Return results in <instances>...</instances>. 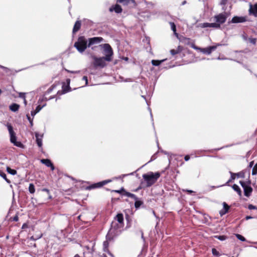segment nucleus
<instances>
[{
  "label": "nucleus",
  "mask_w": 257,
  "mask_h": 257,
  "mask_svg": "<svg viewBox=\"0 0 257 257\" xmlns=\"http://www.w3.org/2000/svg\"><path fill=\"white\" fill-rule=\"evenodd\" d=\"M103 48L104 51L107 53L105 55V59L107 61H110L111 60V56L112 55L113 52L112 49L110 45L108 44H105L103 45Z\"/></svg>",
  "instance_id": "9"
},
{
  "label": "nucleus",
  "mask_w": 257,
  "mask_h": 257,
  "mask_svg": "<svg viewBox=\"0 0 257 257\" xmlns=\"http://www.w3.org/2000/svg\"><path fill=\"white\" fill-rule=\"evenodd\" d=\"M106 252H107L110 256L111 257H114V255L112 254V253H111L109 250H107L106 251H105Z\"/></svg>",
  "instance_id": "56"
},
{
  "label": "nucleus",
  "mask_w": 257,
  "mask_h": 257,
  "mask_svg": "<svg viewBox=\"0 0 257 257\" xmlns=\"http://www.w3.org/2000/svg\"><path fill=\"white\" fill-rule=\"evenodd\" d=\"M114 191L116 192L119 193H121V192H124V193H125V192H126L123 188H122L119 190H115Z\"/></svg>",
  "instance_id": "47"
},
{
  "label": "nucleus",
  "mask_w": 257,
  "mask_h": 257,
  "mask_svg": "<svg viewBox=\"0 0 257 257\" xmlns=\"http://www.w3.org/2000/svg\"><path fill=\"white\" fill-rule=\"evenodd\" d=\"M31 113L32 116H34L37 113V112H36V110H35L32 111Z\"/></svg>",
  "instance_id": "53"
},
{
  "label": "nucleus",
  "mask_w": 257,
  "mask_h": 257,
  "mask_svg": "<svg viewBox=\"0 0 257 257\" xmlns=\"http://www.w3.org/2000/svg\"><path fill=\"white\" fill-rule=\"evenodd\" d=\"M81 27V22L79 21H77L74 26L73 29V33H75L77 32Z\"/></svg>",
  "instance_id": "21"
},
{
  "label": "nucleus",
  "mask_w": 257,
  "mask_h": 257,
  "mask_svg": "<svg viewBox=\"0 0 257 257\" xmlns=\"http://www.w3.org/2000/svg\"><path fill=\"white\" fill-rule=\"evenodd\" d=\"M41 162L45 164L47 167H50L51 170L53 171L55 169V167L51 161L49 159H42Z\"/></svg>",
  "instance_id": "15"
},
{
  "label": "nucleus",
  "mask_w": 257,
  "mask_h": 257,
  "mask_svg": "<svg viewBox=\"0 0 257 257\" xmlns=\"http://www.w3.org/2000/svg\"><path fill=\"white\" fill-rule=\"evenodd\" d=\"M135 205L136 208H139L142 204V202L141 201H138V200H136Z\"/></svg>",
  "instance_id": "39"
},
{
  "label": "nucleus",
  "mask_w": 257,
  "mask_h": 257,
  "mask_svg": "<svg viewBox=\"0 0 257 257\" xmlns=\"http://www.w3.org/2000/svg\"><path fill=\"white\" fill-rule=\"evenodd\" d=\"M41 190H42V191H43V192H46L48 194L50 193L49 190L47 188H43Z\"/></svg>",
  "instance_id": "51"
},
{
  "label": "nucleus",
  "mask_w": 257,
  "mask_h": 257,
  "mask_svg": "<svg viewBox=\"0 0 257 257\" xmlns=\"http://www.w3.org/2000/svg\"><path fill=\"white\" fill-rule=\"evenodd\" d=\"M216 25L214 24V23H200L198 25V27L202 28H213L215 29V26Z\"/></svg>",
  "instance_id": "16"
},
{
  "label": "nucleus",
  "mask_w": 257,
  "mask_h": 257,
  "mask_svg": "<svg viewBox=\"0 0 257 257\" xmlns=\"http://www.w3.org/2000/svg\"><path fill=\"white\" fill-rule=\"evenodd\" d=\"M123 225L117 222L116 221L112 222L109 230V233H113V235H118L120 233L119 229Z\"/></svg>",
  "instance_id": "4"
},
{
  "label": "nucleus",
  "mask_w": 257,
  "mask_h": 257,
  "mask_svg": "<svg viewBox=\"0 0 257 257\" xmlns=\"http://www.w3.org/2000/svg\"><path fill=\"white\" fill-rule=\"evenodd\" d=\"M248 209L249 210L256 209L257 210V207L252 204H249L248 206Z\"/></svg>",
  "instance_id": "43"
},
{
  "label": "nucleus",
  "mask_w": 257,
  "mask_h": 257,
  "mask_svg": "<svg viewBox=\"0 0 257 257\" xmlns=\"http://www.w3.org/2000/svg\"><path fill=\"white\" fill-rule=\"evenodd\" d=\"M237 177L243 178L244 177V173L243 172H239L235 174Z\"/></svg>",
  "instance_id": "42"
},
{
  "label": "nucleus",
  "mask_w": 257,
  "mask_h": 257,
  "mask_svg": "<svg viewBox=\"0 0 257 257\" xmlns=\"http://www.w3.org/2000/svg\"><path fill=\"white\" fill-rule=\"evenodd\" d=\"M215 237V238L221 241L224 240L226 239V236L225 235H216Z\"/></svg>",
  "instance_id": "37"
},
{
  "label": "nucleus",
  "mask_w": 257,
  "mask_h": 257,
  "mask_svg": "<svg viewBox=\"0 0 257 257\" xmlns=\"http://www.w3.org/2000/svg\"><path fill=\"white\" fill-rule=\"evenodd\" d=\"M124 195L127 197H131L133 199H134L135 200H138V197L134 194H132L131 193L128 192H125Z\"/></svg>",
  "instance_id": "29"
},
{
  "label": "nucleus",
  "mask_w": 257,
  "mask_h": 257,
  "mask_svg": "<svg viewBox=\"0 0 257 257\" xmlns=\"http://www.w3.org/2000/svg\"><path fill=\"white\" fill-rule=\"evenodd\" d=\"M66 71L68 72L71 73H79V71H71L68 70H66Z\"/></svg>",
  "instance_id": "55"
},
{
  "label": "nucleus",
  "mask_w": 257,
  "mask_h": 257,
  "mask_svg": "<svg viewBox=\"0 0 257 257\" xmlns=\"http://www.w3.org/2000/svg\"><path fill=\"white\" fill-rule=\"evenodd\" d=\"M229 13L228 12H224L219 14L216 15L213 17V21H215L214 24L216 25L215 29H219L221 25L224 24L227 18L229 16Z\"/></svg>",
  "instance_id": "2"
},
{
  "label": "nucleus",
  "mask_w": 257,
  "mask_h": 257,
  "mask_svg": "<svg viewBox=\"0 0 257 257\" xmlns=\"http://www.w3.org/2000/svg\"><path fill=\"white\" fill-rule=\"evenodd\" d=\"M82 79L85 81V85H87L88 84V79L87 76H83Z\"/></svg>",
  "instance_id": "48"
},
{
  "label": "nucleus",
  "mask_w": 257,
  "mask_h": 257,
  "mask_svg": "<svg viewBox=\"0 0 257 257\" xmlns=\"http://www.w3.org/2000/svg\"><path fill=\"white\" fill-rule=\"evenodd\" d=\"M191 41V39L190 38H185L184 39V42L188 44V45H191V44H194L193 43H190V42Z\"/></svg>",
  "instance_id": "41"
},
{
  "label": "nucleus",
  "mask_w": 257,
  "mask_h": 257,
  "mask_svg": "<svg viewBox=\"0 0 257 257\" xmlns=\"http://www.w3.org/2000/svg\"><path fill=\"white\" fill-rule=\"evenodd\" d=\"M0 176L3 178L7 183H11V181L10 180H9L8 179H7V176H6V174L3 172L2 171L0 170Z\"/></svg>",
  "instance_id": "32"
},
{
  "label": "nucleus",
  "mask_w": 257,
  "mask_h": 257,
  "mask_svg": "<svg viewBox=\"0 0 257 257\" xmlns=\"http://www.w3.org/2000/svg\"><path fill=\"white\" fill-rule=\"evenodd\" d=\"M246 21V18L244 17L234 16L232 18L230 23H243Z\"/></svg>",
  "instance_id": "13"
},
{
  "label": "nucleus",
  "mask_w": 257,
  "mask_h": 257,
  "mask_svg": "<svg viewBox=\"0 0 257 257\" xmlns=\"http://www.w3.org/2000/svg\"><path fill=\"white\" fill-rule=\"evenodd\" d=\"M109 242L107 240H105L103 243V251L104 252L108 250Z\"/></svg>",
  "instance_id": "31"
},
{
  "label": "nucleus",
  "mask_w": 257,
  "mask_h": 257,
  "mask_svg": "<svg viewBox=\"0 0 257 257\" xmlns=\"http://www.w3.org/2000/svg\"><path fill=\"white\" fill-rule=\"evenodd\" d=\"M186 192H188V193H191L193 192V191L190 190H186Z\"/></svg>",
  "instance_id": "63"
},
{
  "label": "nucleus",
  "mask_w": 257,
  "mask_h": 257,
  "mask_svg": "<svg viewBox=\"0 0 257 257\" xmlns=\"http://www.w3.org/2000/svg\"><path fill=\"white\" fill-rule=\"evenodd\" d=\"M74 46L80 53H82L87 48V41L84 37H79L77 41L74 43Z\"/></svg>",
  "instance_id": "3"
},
{
  "label": "nucleus",
  "mask_w": 257,
  "mask_h": 257,
  "mask_svg": "<svg viewBox=\"0 0 257 257\" xmlns=\"http://www.w3.org/2000/svg\"><path fill=\"white\" fill-rule=\"evenodd\" d=\"M184 159L186 161H188L190 159V156L189 155H186L184 157Z\"/></svg>",
  "instance_id": "52"
},
{
  "label": "nucleus",
  "mask_w": 257,
  "mask_h": 257,
  "mask_svg": "<svg viewBox=\"0 0 257 257\" xmlns=\"http://www.w3.org/2000/svg\"><path fill=\"white\" fill-rule=\"evenodd\" d=\"M110 182H111L110 180H104L102 182H98L97 183L93 184L91 185H90L88 187H87V189H94V188H100Z\"/></svg>",
  "instance_id": "11"
},
{
  "label": "nucleus",
  "mask_w": 257,
  "mask_h": 257,
  "mask_svg": "<svg viewBox=\"0 0 257 257\" xmlns=\"http://www.w3.org/2000/svg\"><path fill=\"white\" fill-rule=\"evenodd\" d=\"M230 174H231V180L235 179V176H236L235 174L233 173L232 172H230Z\"/></svg>",
  "instance_id": "49"
},
{
  "label": "nucleus",
  "mask_w": 257,
  "mask_h": 257,
  "mask_svg": "<svg viewBox=\"0 0 257 257\" xmlns=\"http://www.w3.org/2000/svg\"><path fill=\"white\" fill-rule=\"evenodd\" d=\"M224 45H226V44L218 43L215 46H217V47L218 46H224Z\"/></svg>",
  "instance_id": "60"
},
{
  "label": "nucleus",
  "mask_w": 257,
  "mask_h": 257,
  "mask_svg": "<svg viewBox=\"0 0 257 257\" xmlns=\"http://www.w3.org/2000/svg\"><path fill=\"white\" fill-rule=\"evenodd\" d=\"M102 37H96L89 39L88 47H89L94 44H99L103 41Z\"/></svg>",
  "instance_id": "10"
},
{
  "label": "nucleus",
  "mask_w": 257,
  "mask_h": 257,
  "mask_svg": "<svg viewBox=\"0 0 257 257\" xmlns=\"http://www.w3.org/2000/svg\"><path fill=\"white\" fill-rule=\"evenodd\" d=\"M116 2L122 4L123 6L132 5V6L135 7L136 5L135 0H117Z\"/></svg>",
  "instance_id": "14"
},
{
  "label": "nucleus",
  "mask_w": 257,
  "mask_h": 257,
  "mask_svg": "<svg viewBox=\"0 0 257 257\" xmlns=\"http://www.w3.org/2000/svg\"><path fill=\"white\" fill-rule=\"evenodd\" d=\"M19 219V218L17 216H15L14 218H13V220L15 221H17Z\"/></svg>",
  "instance_id": "58"
},
{
  "label": "nucleus",
  "mask_w": 257,
  "mask_h": 257,
  "mask_svg": "<svg viewBox=\"0 0 257 257\" xmlns=\"http://www.w3.org/2000/svg\"><path fill=\"white\" fill-rule=\"evenodd\" d=\"M239 183L243 189L244 195L249 197L252 191V188L242 181H240Z\"/></svg>",
  "instance_id": "8"
},
{
  "label": "nucleus",
  "mask_w": 257,
  "mask_h": 257,
  "mask_svg": "<svg viewBox=\"0 0 257 257\" xmlns=\"http://www.w3.org/2000/svg\"><path fill=\"white\" fill-rule=\"evenodd\" d=\"M27 118L29 120V121H32V120L31 119V117L30 116H29L28 115H27Z\"/></svg>",
  "instance_id": "62"
},
{
  "label": "nucleus",
  "mask_w": 257,
  "mask_h": 257,
  "mask_svg": "<svg viewBox=\"0 0 257 257\" xmlns=\"http://www.w3.org/2000/svg\"><path fill=\"white\" fill-rule=\"evenodd\" d=\"M248 41L251 44H252L253 45H255L256 44V38H250L248 39Z\"/></svg>",
  "instance_id": "40"
},
{
  "label": "nucleus",
  "mask_w": 257,
  "mask_h": 257,
  "mask_svg": "<svg viewBox=\"0 0 257 257\" xmlns=\"http://www.w3.org/2000/svg\"><path fill=\"white\" fill-rule=\"evenodd\" d=\"M242 38L245 41H247L248 40L247 39V36L246 35H242Z\"/></svg>",
  "instance_id": "59"
},
{
  "label": "nucleus",
  "mask_w": 257,
  "mask_h": 257,
  "mask_svg": "<svg viewBox=\"0 0 257 257\" xmlns=\"http://www.w3.org/2000/svg\"><path fill=\"white\" fill-rule=\"evenodd\" d=\"M109 11L110 12L114 11L115 13L116 14H120L122 12V9L120 5L116 4L110 7L109 9Z\"/></svg>",
  "instance_id": "12"
},
{
  "label": "nucleus",
  "mask_w": 257,
  "mask_h": 257,
  "mask_svg": "<svg viewBox=\"0 0 257 257\" xmlns=\"http://www.w3.org/2000/svg\"><path fill=\"white\" fill-rule=\"evenodd\" d=\"M251 174L252 175L257 174V163L255 164L252 167Z\"/></svg>",
  "instance_id": "35"
},
{
  "label": "nucleus",
  "mask_w": 257,
  "mask_h": 257,
  "mask_svg": "<svg viewBox=\"0 0 257 257\" xmlns=\"http://www.w3.org/2000/svg\"><path fill=\"white\" fill-rule=\"evenodd\" d=\"M166 59H163L162 60H152V64L154 66H159Z\"/></svg>",
  "instance_id": "27"
},
{
  "label": "nucleus",
  "mask_w": 257,
  "mask_h": 257,
  "mask_svg": "<svg viewBox=\"0 0 257 257\" xmlns=\"http://www.w3.org/2000/svg\"><path fill=\"white\" fill-rule=\"evenodd\" d=\"M170 25L171 28L172 30L173 31L174 35L178 37V34L176 33V25L173 22H170Z\"/></svg>",
  "instance_id": "26"
},
{
  "label": "nucleus",
  "mask_w": 257,
  "mask_h": 257,
  "mask_svg": "<svg viewBox=\"0 0 257 257\" xmlns=\"http://www.w3.org/2000/svg\"><path fill=\"white\" fill-rule=\"evenodd\" d=\"M212 253L214 255H216L217 256H219L220 255L219 252L214 248L212 249Z\"/></svg>",
  "instance_id": "38"
},
{
  "label": "nucleus",
  "mask_w": 257,
  "mask_h": 257,
  "mask_svg": "<svg viewBox=\"0 0 257 257\" xmlns=\"http://www.w3.org/2000/svg\"><path fill=\"white\" fill-rule=\"evenodd\" d=\"M19 96L20 97L24 99H25V93H22V92H20L19 94Z\"/></svg>",
  "instance_id": "46"
},
{
  "label": "nucleus",
  "mask_w": 257,
  "mask_h": 257,
  "mask_svg": "<svg viewBox=\"0 0 257 257\" xmlns=\"http://www.w3.org/2000/svg\"><path fill=\"white\" fill-rule=\"evenodd\" d=\"M10 109L13 111L16 112L18 111L20 108V105L17 103H13L10 106Z\"/></svg>",
  "instance_id": "23"
},
{
  "label": "nucleus",
  "mask_w": 257,
  "mask_h": 257,
  "mask_svg": "<svg viewBox=\"0 0 257 257\" xmlns=\"http://www.w3.org/2000/svg\"><path fill=\"white\" fill-rule=\"evenodd\" d=\"M252 218H253V217H252L251 216H246L245 218V220H246L250 219H252Z\"/></svg>",
  "instance_id": "57"
},
{
  "label": "nucleus",
  "mask_w": 257,
  "mask_h": 257,
  "mask_svg": "<svg viewBox=\"0 0 257 257\" xmlns=\"http://www.w3.org/2000/svg\"><path fill=\"white\" fill-rule=\"evenodd\" d=\"M92 58L94 60L93 65L95 67H100L103 68L105 66L106 62L105 56L97 58L95 56H92Z\"/></svg>",
  "instance_id": "6"
},
{
  "label": "nucleus",
  "mask_w": 257,
  "mask_h": 257,
  "mask_svg": "<svg viewBox=\"0 0 257 257\" xmlns=\"http://www.w3.org/2000/svg\"><path fill=\"white\" fill-rule=\"evenodd\" d=\"M10 141L12 143H13L15 146L17 147H21L22 146V144L20 142L17 141L16 136H14L13 137H11Z\"/></svg>",
  "instance_id": "18"
},
{
  "label": "nucleus",
  "mask_w": 257,
  "mask_h": 257,
  "mask_svg": "<svg viewBox=\"0 0 257 257\" xmlns=\"http://www.w3.org/2000/svg\"><path fill=\"white\" fill-rule=\"evenodd\" d=\"M223 208L219 211V214L221 216L225 214L229 209V206L224 202L223 203Z\"/></svg>",
  "instance_id": "17"
},
{
  "label": "nucleus",
  "mask_w": 257,
  "mask_h": 257,
  "mask_svg": "<svg viewBox=\"0 0 257 257\" xmlns=\"http://www.w3.org/2000/svg\"><path fill=\"white\" fill-rule=\"evenodd\" d=\"M115 221H116L117 222L123 224V214L121 213H118L117 214L116 217H115Z\"/></svg>",
  "instance_id": "19"
},
{
  "label": "nucleus",
  "mask_w": 257,
  "mask_h": 257,
  "mask_svg": "<svg viewBox=\"0 0 257 257\" xmlns=\"http://www.w3.org/2000/svg\"><path fill=\"white\" fill-rule=\"evenodd\" d=\"M235 236L238 239H239L242 241H245L246 240L245 238L243 236H242L241 235H240L239 234H236Z\"/></svg>",
  "instance_id": "36"
},
{
  "label": "nucleus",
  "mask_w": 257,
  "mask_h": 257,
  "mask_svg": "<svg viewBox=\"0 0 257 257\" xmlns=\"http://www.w3.org/2000/svg\"><path fill=\"white\" fill-rule=\"evenodd\" d=\"M42 102H41L40 103H39V104L37 106V107L35 109L36 112H37V113L39 112L43 107H44L46 105V103H44L42 104Z\"/></svg>",
  "instance_id": "28"
},
{
  "label": "nucleus",
  "mask_w": 257,
  "mask_h": 257,
  "mask_svg": "<svg viewBox=\"0 0 257 257\" xmlns=\"http://www.w3.org/2000/svg\"><path fill=\"white\" fill-rule=\"evenodd\" d=\"M0 68L4 69L7 72H8V71L9 70V69L6 67H4L2 65H0Z\"/></svg>",
  "instance_id": "50"
},
{
  "label": "nucleus",
  "mask_w": 257,
  "mask_h": 257,
  "mask_svg": "<svg viewBox=\"0 0 257 257\" xmlns=\"http://www.w3.org/2000/svg\"><path fill=\"white\" fill-rule=\"evenodd\" d=\"M191 47L195 50H199L203 53L208 55L210 54L213 51H214L217 48V46H212L206 48H201L196 46L194 44H191Z\"/></svg>",
  "instance_id": "5"
},
{
  "label": "nucleus",
  "mask_w": 257,
  "mask_h": 257,
  "mask_svg": "<svg viewBox=\"0 0 257 257\" xmlns=\"http://www.w3.org/2000/svg\"><path fill=\"white\" fill-rule=\"evenodd\" d=\"M116 235H113V233H109V230L108 231L107 235H106V240L110 241L112 239V237L116 236Z\"/></svg>",
  "instance_id": "34"
},
{
  "label": "nucleus",
  "mask_w": 257,
  "mask_h": 257,
  "mask_svg": "<svg viewBox=\"0 0 257 257\" xmlns=\"http://www.w3.org/2000/svg\"><path fill=\"white\" fill-rule=\"evenodd\" d=\"M29 191L30 193L34 194L35 192V186L33 184L30 183L29 186Z\"/></svg>",
  "instance_id": "30"
},
{
  "label": "nucleus",
  "mask_w": 257,
  "mask_h": 257,
  "mask_svg": "<svg viewBox=\"0 0 257 257\" xmlns=\"http://www.w3.org/2000/svg\"><path fill=\"white\" fill-rule=\"evenodd\" d=\"M55 87V86L53 85H52L45 92V93L44 94V95H43V96L41 98H40V99H39L38 100V103H40L41 102H43V101H46L47 100H50V99H53L54 98H55V95L54 96H50L49 98H47L46 97V95L49 94V93H50L54 89V88Z\"/></svg>",
  "instance_id": "7"
},
{
  "label": "nucleus",
  "mask_w": 257,
  "mask_h": 257,
  "mask_svg": "<svg viewBox=\"0 0 257 257\" xmlns=\"http://www.w3.org/2000/svg\"><path fill=\"white\" fill-rule=\"evenodd\" d=\"M226 2H227V0H222L221 4L224 5L226 3Z\"/></svg>",
  "instance_id": "61"
},
{
  "label": "nucleus",
  "mask_w": 257,
  "mask_h": 257,
  "mask_svg": "<svg viewBox=\"0 0 257 257\" xmlns=\"http://www.w3.org/2000/svg\"><path fill=\"white\" fill-rule=\"evenodd\" d=\"M161 174L159 172L153 173L149 172L148 173L144 174L142 177L144 180V182L146 187H150L154 185L160 178Z\"/></svg>",
  "instance_id": "1"
},
{
  "label": "nucleus",
  "mask_w": 257,
  "mask_h": 257,
  "mask_svg": "<svg viewBox=\"0 0 257 257\" xmlns=\"http://www.w3.org/2000/svg\"><path fill=\"white\" fill-rule=\"evenodd\" d=\"M232 189L236 192H237V194L239 195V196H241L242 194L241 190L239 187L238 185L236 184H234L232 186Z\"/></svg>",
  "instance_id": "25"
},
{
  "label": "nucleus",
  "mask_w": 257,
  "mask_h": 257,
  "mask_svg": "<svg viewBox=\"0 0 257 257\" xmlns=\"http://www.w3.org/2000/svg\"><path fill=\"white\" fill-rule=\"evenodd\" d=\"M146 187L145 184L143 182H141V185L138 187V188L137 189V190H138L140 189H142V188Z\"/></svg>",
  "instance_id": "45"
},
{
  "label": "nucleus",
  "mask_w": 257,
  "mask_h": 257,
  "mask_svg": "<svg viewBox=\"0 0 257 257\" xmlns=\"http://www.w3.org/2000/svg\"><path fill=\"white\" fill-rule=\"evenodd\" d=\"M35 137L36 138V142L38 146L39 147H41L42 146V137L43 136H41L40 138L39 137V134L38 133H35Z\"/></svg>",
  "instance_id": "20"
},
{
  "label": "nucleus",
  "mask_w": 257,
  "mask_h": 257,
  "mask_svg": "<svg viewBox=\"0 0 257 257\" xmlns=\"http://www.w3.org/2000/svg\"><path fill=\"white\" fill-rule=\"evenodd\" d=\"M249 11L250 13H252L254 16H257V4H255L253 7L250 5Z\"/></svg>",
  "instance_id": "24"
},
{
  "label": "nucleus",
  "mask_w": 257,
  "mask_h": 257,
  "mask_svg": "<svg viewBox=\"0 0 257 257\" xmlns=\"http://www.w3.org/2000/svg\"><path fill=\"white\" fill-rule=\"evenodd\" d=\"M171 55H175L179 53V51L174 49H172L170 51Z\"/></svg>",
  "instance_id": "44"
},
{
  "label": "nucleus",
  "mask_w": 257,
  "mask_h": 257,
  "mask_svg": "<svg viewBox=\"0 0 257 257\" xmlns=\"http://www.w3.org/2000/svg\"><path fill=\"white\" fill-rule=\"evenodd\" d=\"M253 165H254V161L250 162L249 164V167L251 168V167H253Z\"/></svg>",
  "instance_id": "54"
},
{
  "label": "nucleus",
  "mask_w": 257,
  "mask_h": 257,
  "mask_svg": "<svg viewBox=\"0 0 257 257\" xmlns=\"http://www.w3.org/2000/svg\"><path fill=\"white\" fill-rule=\"evenodd\" d=\"M24 104H25V105H27V100H26V98H25V99H24Z\"/></svg>",
  "instance_id": "64"
},
{
  "label": "nucleus",
  "mask_w": 257,
  "mask_h": 257,
  "mask_svg": "<svg viewBox=\"0 0 257 257\" xmlns=\"http://www.w3.org/2000/svg\"><path fill=\"white\" fill-rule=\"evenodd\" d=\"M7 171L10 174L15 175L17 174V171L14 169H12L9 167H7Z\"/></svg>",
  "instance_id": "33"
},
{
  "label": "nucleus",
  "mask_w": 257,
  "mask_h": 257,
  "mask_svg": "<svg viewBox=\"0 0 257 257\" xmlns=\"http://www.w3.org/2000/svg\"><path fill=\"white\" fill-rule=\"evenodd\" d=\"M7 126L8 127V131H9V134H10V138L11 137H13L14 136H16V134L14 132V131L13 130V126L11 125V124H9V123H8L7 124Z\"/></svg>",
  "instance_id": "22"
}]
</instances>
